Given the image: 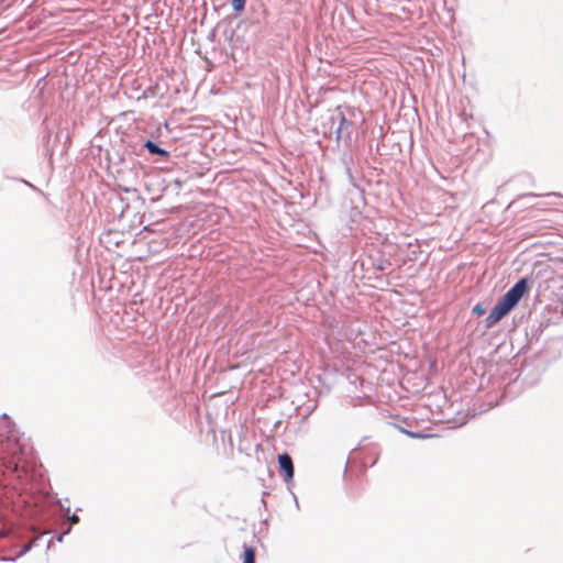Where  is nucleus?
<instances>
[{"instance_id":"1","label":"nucleus","mask_w":563,"mask_h":563,"mask_svg":"<svg viewBox=\"0 0 563 563\" xmlns=\"http://www.w3.org/2000/svg\"><path fill=\"white\" fill-rule=\"evenodd\" d=\"M531 279L521 277L495 305V322L506 317L528 291Z\"/></svg>"},{"instance_id":"2","label":"nucleus","mask_w":563,"mask_h":563,"mask_svg":"<svg viewBox=\"0 0 563 563\" xmlns=\"http://www.w3.org/2000/svg\"><path fill=\"white\" fill-rule=\"evenodd\" d=\"M278 464L285 482L291 481L295 472L291 456L287 453L280 454L278 456Z\"/></svg>"},{"instance_id":"3","label":"nucleus","mask_w":563,"mask_h":563,"mask_svg":"<svg viewBox=\"0 0 563 563\" xmlns=\"http://www.w3.org/2000/svg\"><path fill=\"white\" fill-rule=\"evenodd\" d=\"M336 120L339 122V125H338L335 132H336V137L340 139L342 136V134L344 133V131L351 125V122L346 120L343 112H341L339 109H338Z\"/></svg>"},{"instance_id":"4","label":"nucleus","mask_w":563,"mask_h":563,"mask_svg":"<svg viewBox=\"0 0 563 563\" xmlns=\"http://www.w3.org/2000/svg\"><path fill=\"white\" fill-rule=\"evenodd\" d=\"M0 443H1V445H4L3 452L12 454V456L15 459V465H18L20 463V459L15 457V452L11 448V446L15 445V439H11L8 437L5 442H3L1 440Z\"/></svg>"},{"instance_id":"5","label":"nucleus","mask_w":563,"mask_h":563,"mask_svg":"<svg viewBox=\"0 0 563 563\" xmlns=\"http://www.w3.org/2000/svg\"><path fill=\"white\" fill-rule=\"evenodd\" d=\"M145 147L152 154H159V155H167V152L163 148H161L158 145L153 143L152 141H147L145 143Z\"/></svg>"},{"instance_id":"6","label":"nucleus","mask_w":563,"mask_h":563,"mask_svg":"<svg viewBox=\"0 0 563 563\" xmlns=\"http://www.w3.org/2000/svg\"><path fill=\"white\" fill-rule=\"evenodd\" d=\"M243 563H255V551L252 548L244 549Z\"/></svg>"},{"instance_id":"7","label":"nucleus","mask_w":563,"mask_h":563,"mask_svg":"<svg viewBox=\"0 0 563 563\" xmlns=\"http://www.w3.org/2000/svg\"><path fill=\"white\" fill-rule=\"evenodd\" d=\"M246 0H231V5L234 11L240 12L244 9Z\"/></svg>"},{"instance_id":"8","label":"nucleus","mask_w":563,"mask_h":563,"mask_svg":"<svg viewBox=\"0 0 563 563\" xmlns=\"http://www.w3.org/2000/svg\"><path fill=\"white\" fill-rule=\"evenodd\" d=\"M485 308L482 306V305H476L474 308H473V312L478 314V316H482L485 313Z\"/></svg>"},{"instance_id":"9","label":"nucleus","mask_w":563,"mask_h":563,"mask_svg":"<svg viewBox=\"0 0 563 563\" xmlns=\"http://www.w3.org/2000/svg\"><path fill=\"white\" fill-rule=\"evenodd\" d=\"M69 520L71 521V523H77V522H79V517H78V516H76V515H73V516L69 518Z\"/></svg>"},{"instance_id":"10","label":"nucleus","mask_w":563,"mask_h":563,"mask_svg":"<svg viewBox=\"0 0 563 563\" xmlns=\"http://www.w3.org/2000/svg\"><path fill=\"white\" fill-rule=\"evenodd\" d=\"M493 319V313H490L488 317H487V321H490Z\"/></svg>"},{"instance_id":"11","label":"nucleus","mask_w":563,"mask_h":563,"mask_svg":"<svg viewBox=\"0 0 563 563\" xmlns=\"http://www.w3.org/2000/svg\"><path fill=\"white\" fill-rule=\"evenodd\" d=\"M1 430H7V426H4L3 428H0Z\"/></svg>"}]
</instances>
